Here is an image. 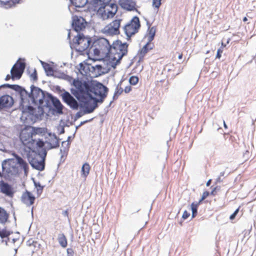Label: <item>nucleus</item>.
<instances>
[{
    "label": "nucleus",
    "mask_w": 256,
    "mask_h": 256,
    "mask_svg": "<svg viewBox=\"0 0 256 256\" xmlns=\"http://www.w3.org/2000/svg\"><path fill=\"white\" fill-rule=\"evenodd\" d=\"M6 86L12 87V89L20 95V104L23 110L22 118H24L27 121L30 119L33 122L41 119L44 112V106L46 99L50 94L34 85L30 86V92L19 85Z\"/></svg>",
    "instance_id": "1"
},
{
    "label": "nucleus",
    "mask_w": 256,
    "mask_h": 256,
    "mask_svg": "<svg viewBox=\"0 0 256 256\" xmlns=\"http://www.w3.org/2000/svg\"><path fill=\"white\" fill-rule=\"evenodd\" d=\"M12 158H8L2 162V167L4 178L12 180L18 177L24 171V174L27 176L29 172V165L26 161L18 154L13 152Z\"/></svg>",
    "instance_id": "2"
},
{
    "label": "nucleus",
    "mask_w": 256,
    "mask_h": 256,
    "mask_svg": "<svg viewBox=\"0 0 256 256\" xmlns=\"http://www.w3.org/2000/svg\"><path fill=\"white\" fill-rule=\"evenodd\" d=\"M42 132V128H33L28 126L22 129L20 133V138L24 145L30 146H36V148H42L44 146V142L38 136H40L39 134Z\"/></svg>",
    "instance_id": "3"
},
{
    "label": "nucleus",
    "mask_w": 256,
    "mask_h": 256,
    "mask_svg": "<svg viewBox=\"0 0 256 256\" xmlns=\"http://www.w3.org/2000/svg\"><path fill=\"white\" fill-rule=\"evenodd\" d=\"M73 85L76 90H71L72 94L81 102L88 104L92 101V95L90 93L91 84L86 82H82L79 80H74Z\"/></svg>",
    "instance_id": "4"
},
{
    "label": "nucleus",
    "mask_w": 256,
    "mask_h": 256,
    "mask_svg": "<svg viewBox=\"0 0 256 256\" xmlns=\"http://www.w3.org/2000/svg\"><path fill=\"white\" fill-rule=\"evenodd\" d=\"M44 146L38 147L36 150L26 154L28 160L32 167L40 171L44 169V161L47 154V151Z\"/></svg>",
    "instance_id": "5"
},
{
    "label": "nucleus",
    "mask_w": 256,
    "mask_h": 256,
    "mask_svg": "<svg viewBox=\"0 0 256 256\" xmlns=\"http://www.w3.org/2000/svg\"><path fill=\"white\" fill-rule=\"evenodd\" d=\"M108 92V88L100 82H96L94 84L90 85V93L96 96L100 97V98H96L92 96V100H93L92 107L90 110L86 109V112H92L94 110L98 107V103H102L104 99L106 98Z\"/></svg>",
    "instance_id": "6"
},
{
    "label": "nucleus",
    "mask_w": 256,
    "mask_h": 256,
    "mask_svg": "<svg viewBox=\"0 0 256 256\" xmlns=\"http://www.w3.org/2000/svg\"><path fill=\"white\" fill-rule=\"evenodd\" d=\"M128 44L122 43L120 40H116L112 44L111 51L109 58L112 60V66L115 68L124 56L128 53Z\"/></svg>",
    "instance_id": "7"
},
{
    "label": "nucleus",
    "mask_w": 256,
    "mask_h": 256,
    "mask_svg": "<svg viewBox=\"0 0 256 256\" xmlns=\"http://www.w3.org/2000/svg\"><path fill=\"white\" fill-rule=\"evenodd\" d=\"M111 0H92V4L94 10L97 12V14L102 20L112 18L116 13V6L113 5L112 11H107L106 8Z\"/></svg>",
    "instance_id": "8"
},
{
    "label": "nucleus",
    "mask_w": 256,
    "mask_h": 256,
    "mask_svg": "<svg viewBox=\"0 0 256 256\" xmlns=\"http://www.w3.org/2000/svg\"><path fill=\"white\" fill-rule=\"evenodd\" d=\"M47 98L46 99V101L44 102L45 103L44 106V112L46 111L48 112L52 111L53 114L56 113L58 114H62L64 106L60 100L51 94L48 95Z\"/></svg>",
    "instance_id": "9"
},
{
    "label": "nucleus",
    "mask_w": 256,
    "mask_h": 256,
    "mask_svg": "<svg viewBox=\"0 0 256 256\" xmlns=\"http://www.w3.org/2000/svg\"><path fill=\"white\" fill-rule=\"evenodd\" d=\"M91 40L90 38L80 33H78L76 36H74L72 42L70 40V48L80 52H83L88 49Z\"/></svg>",
    "instance_id": "10"
},
{
    "label": "nucleus",
    "mask_w": 256,
    "mask_h": 256,
    "mask_svg": "<svg viewBox=\"0 0 256 256\" xmlns=\"http://www.w3.org/2000/svg\"><path fill=\"white\" fill-rule=\"evenodd\" d=\"M140 26L139 18L135 16L131 21L126 24L124 28V32L126 36L130 38L138 32Z\"/></svg>",
    "instance_id": "11"
},
{
    "label": "nucleus",
    "mask_w": 256,
    "mask_h": 256,
    "mask_svg": "<svg viewBox=\"0 0 256 256\" xmlns=\"http://www.w3.org/2000/svg\"><path fill=\"white\" fill-rule=\"evenodd\" d=\"M26 64L23 62H17L12 67L10 70L11 76L10 74H8L5 78L6 80H9L10 78L14 80L20 79L24 72L25 69Z\"/></svg>",
    "instance_id": "12"
},
{
    "label": "nucleus",
    "mask_w": 256,
    "mask_h": 256,
    "mask_svg": "<svg viewBox=\"0 0 256 256\" xmlns=\"http://www.w3.org/2000/svg\"><path fill=\"white\" fill-rule=\"evenodd\" d=\"M95 44L98 47L95 48L94 51H98L100 52H101L109 56L112 45L107 39L100 38L95 42Z\"/></svg>",
    "instance_id": "13"
},
{
    "label": "nucleus",
    "mask_w": 256,
    "mask_h": 256,
    "mask_svg": "<svg viewBox=\"0 0 256 256\" xmlns=\"http://www.w3.org/2000/svg\"><path fill=\"white\" fill-rule=\"evenodd\" d=\"M60 94L62 101L68 106L74 110H78L79 106L83 108L82 104H78L77 100L68 92L64 90Z\"/></svg>",
    "instance_id": "14"
},
{
    "label": "nucleus",
    "mask_w": 256,
    "mask_h": 256,
    "mask_svg": "<svg viewBox=\"0 0 256 256\" xmlns=\"http://www.w3.org/2000/svg\"><path fill=\"white\" fill-rule=\"evenodd\" d=\"M86 25V20L80 16H74L72 17V26L73 30L78 33L85 28Z\"/></svg>",
    "instance_id": "15"
},
{
    "label": "nucleus",
    "mask_w": 256,
    "mask_h": 256,
    "mask_svg": "<svg viewBox=\"0 0 256 256\" xmlns=\"http://www.w3.org/2000/svg\"><path fill=\"white\" fill-rule=\"evenodd\" d=\"M120 21V20H116L112 21L104 28V32L112 36L118 34Z\"/></svg>",
    "instance_id": "16"
},
{
    "label": "nucleus",
    "mask_w": 256,
    "mask_h": 256,
    "mask_svg": "<svg viewBox=\"0 0 256 256\" xmlns=\"http://www.w3.org/2000/svg\"><path fill=\"white\" fill-rule=\"evenodd\" d=\"M0 192L10 198H12L14 194L12 186L3 180L0 181Z\"/></svg>",
    "instance_id": "17"
},
{
    "label": "nucleus",
    "mask_w": 256,
    "mask_h": 256,
    "mask_svg": "<svg viewBox=\"0 0 256 256\" xmlns=\"http://www.w3.org/2000/svg\"><path fill=\"white\" fill-rule=\"evenodd\" d=\"M50 138L48 141H46L44 142V146L46 145L44 148L48 150H50L52 148H56L59 146V138L55 134H50Z\"/></svg>",
    "instance_id": "18"
},
{
    "label": "nucleus",
    "mask_w": 256,
    "mask_h": 256,
    "mask_svg": "<svg viewBox=\"0 0 256 256\" xmlns=\"http://www.w3.org/2000/svg\"><path fill=\"white\" fill-rule=\"evenodd\" d=\"M14 102V99L11 96L8 94L2 96L0 97V110L12 107Z\"/></svg>",
    "instance_id": "19"
},
{
    "label": "nucleus",
    "mask_w": 256,
    "mask_h": 256,
    "mask_svg": "<svg viewBox=\"0 0 256 256\" xmlns=\"http://www.w3.org/2000/svg\"><path fill=\"white\" fill-rule=\"evenodd\" d=\"M12 233V232L6 230V228L0 230V237L2 239V242H4L6 245L8 244V242L14 244L17 239L14 238L11 239V238L8 237Z\"/></svg>",
    "instance_id": "20"
},
{
    "label": "nucleus",
    "mask_w": 256,
    "mask_h": 256,
    "mask_svg": "<svg viewBox=\"0 0 256 256\" xmlns=\"http://www.w3.org/2000/svg\"><path fill=\"white\" fill-rule=\"evenodd\" d=\"M35 199V196L30 192L28 190H26V192L23 193L22 196V202L28 206L33 204Z\"/></svg>",
    "instance_id": "21"
},
{
    "label": "nucleus",
    "mask_w": 256,
    "mask_h": 256,
    "mask_svg": "<svg viewBox=\"0 0 256 256\" xmlns=\"http://www.w3.org/2000/svg\"><path fill=\"white\" fill-rule=\"evenodd\" d=\"M120 4L121 7L128 11L136 10V3L132 0H120Z\"/></svg>",
    "instance_id": "22"
},
{
    "label": "nucleus",
    "mask_w": 256,
    "mask_h": 256,
    "mask_svg": "<svg viewBox=\"0 0 256 256\" xmlns=\"http://www.w3.org/2000/svg\"><path fill=\"white\" fill-rule=\"evenodd\" d=\"M154 48V44L151 42H148L142 47L139 52L138 56L140 59L143 58L145 54L148 52L149 50H152Z\"/></svg>",
    "instance_id": "23"
},
{
    "label": "nucleus",
    "mask_w": 256,
    "mask_h": 256,
    "mask_svg": "<svg viewBox=\"0 0 256 256\" xmlns=\"http://www.w3.org/2000/svg\"><path fill=\"white\" fill-rule=\"evenodd\" d=\"M20 0H16L14 2L10 0H0V6L4 7L6 8H10L16 4L18 3Z\"/></svg>",
    "instance_id": "24"
},
{
    "label": "nucleus",
    "mask_w": 256,
    "mask_h": 256,
    "mask_svg": "<svg viewBox=\"0 0 256 256\" xmlns=\"http://www.w3.org/2000/svg\"><path fill=\"white\" fill-rule=\"evenodd\" d=\"M89 71L94 74L96 76L98 74L100 75L102 72V66L100 64H96L95 66H88Z\"/></svg>",
    "instance_id": "25"
},
{
    "label": "nucleus",
    "mask_w": 256,
    "mask_h": 256,
    "mask_svg": "<svg viewBox=\"0 0 256 256\" xmlns=\"http://www.w3.org/2000/svg\"><path fill=\"white\" fill-rule=\"evenodd\" d=\"M58 240L60 246L65 248L68 245L67 239L63 233H60L58 236Z\"/></svg>",
    "instance_id": "26"
},
{
    "label": "nucleus",
    "mask_w": 256,
    "mask_h": 256,
    "mask_svg": "<svg viewBox=\"0 0 256 256\" xmlns=\"http://www.w3.org/2000/svg\"><path fill=\"white\" fill-rule=\"evenodd\" d=\"M147 24L148 25V40L149 42L154 40L156 34V28L154 27L150 28V24L148 22Z\"/></svg>",
    "instance_id": "27"
},
{
    "label": "nucleus",
    "mask_w": 256,
    "mask_h": 256,
    "mask_svg": "<svg viewBox=\"0 0 256 256\" xmlns=\"http://www.w3.org/2000/svg\"><path fill=\"white\" fill-rule=\"evenodd\" d=\"M8 218V214L6 211L0 208V223L2 224H5L7 222Z\"/></svg>",
    "instance_id": "28"
},
{
    "label": "nucleus",
    "mask_w": 256,
    "mask_h": 256,
    "mask_svg": "<svg viewBox=\"0 0 256 256\" xmlns=\"http://www.w3.org/2000/svg\"><path fill=\"white\" fill-rule=\"evenodd\" d=\"M71 3L77 8H82L88 3V0H70Z\"/></svg>",
    "instance_id": "29"
},
{
    "label": "nucleus",
    "mask_w": 256,
    "mask_h": 256,
    "mask_svg": "<svg viewBox=\"0 0 256 256\" xmlns=\"http://www.w3.org/2000/svg\"><path fill=\"white\" fill-rule=\"evenodd\" d=\"M84 109L83 112L80 111V112H78L76 114V116H75V119L76 120L80 118V117H82L84 114H90V112H85V111H86V109L90 110V108L92 107V105L90 104V102L88 104H84Z\"/></svg>",
    "instance_id": "30"
},
{
    "label": "nucleus",
    "mask_w": 256,
    "mask_h": 256,
    "mask_svg": "<svg viewBox=\"0 0 256 256\" xmlns=\"http://www.w3.org/2000/svg\"><path fill=\"white\" fill-rule=\"evenodd\" d=\"M43 68L48 76H52L54 74L52 68L48 64H43Z\"/></svg>",
    "instance_id": "31"
},
{
    "label": "nucleus",
    "mask_w": 256,
    "mask_h": 256,
    "mask_svg": "<svg viewBox=\"0 0 256 256\" xmlns=\"http://www.w3.org/2000/svg\"><path fill=\"white\" fill-rule=\"evenodd\" d=\"M90 169V165L88 164L85 163L84 164H83L82 168V172L84 176L86 177L88 174Z\"/></svg>",
    "instance_id": "32"
},
{
    "label": "nucleus",
    "mask_w": 256,
    "mask_h": 256,
    "mask_svg": "<svg viewBox=\"0 0 256 256\" xmlns=\"http://www.w3.org/2000/svg\"><path fill=\"white\" fill-rule=\"evenodd\" d=\"M198 204H194L192 202L191 204V210L192 212V218H194L197 214L198 212Z\"/></svg>",
    "instance_id": "33"
},
{
    "label": "nucleus",
    "mask_w": 256,
    "mask_h": 256,
    "mask_svg": "<svg viewBox=\"0 0 256 256\" xmlns=\"http://www.w3.org/2000/svg\"><path fill=\"white\" fill-rule=\"evenodd\" d=\"M123 89L122 88H119L118 86L116 88V90L113 96V100L116 99L118 96L120 95L123 92Z\"/></svg>",
    "instance_id": "34"
},
{
    "label": "nucleus",
    "mask_w": 256,
    "mask_h": 256,
    "mask_svg": "<svg viewBox=\"0 0 256 256\" xmlns=\"http://www.w3.org/2000/svg\"><path fill=\"white\" fill-rule=\"evenodd\" d=\"M34 184L35 187L36 188L38 195H40L42 192L44 186H42L40 182H34Z\"/></svg>",
    "instance_id": "35"
},
{
    "label": "nucleus",
    "mask_w": 256,
    "mask_h": 256,
    "mask_svg": "<svg viewBox=\"0 0 256 256\" xmlns=\"http://www.w3.org/2000/svg\"><path fill=\"white\" fill-rule=\"evenodd\" d=\"M138 82V78L136 76H132L129 79V82L132 85H136Z\"/></svg>",
    "instance_id": "36"
},
{
    "label": "nucleus",
    "mask_w": 256,
    "mask_h": 256,
    "mask_svg": "<svg viewBox=\"0 0 256 256\" xmlns=\"http://www.w3.org/2000/svg\"><path fill=\"white\" fill-rule=\"evenodd\" d=\"M162 0H152V6L158 9L161 5Z\"/></svg>",
    "instance_id": "37"
},
{
    "label": "nucleus",
    "mask_w": 256,
    "mask_h": 256,
    "mask_svg": "<svg viewBox=\"0 0 256 256\" xmlns=\"http://www.w3.org/2000/svg\"><path fill=\"white\" fill-rule=\"evenodd\" d=\"M113 5H114L116 6V8L114 9L116 10V11L118 10V6L116 4L112 3L110 4H108L106 6V10L107 11H112L113 10Z\"/></svg>",
    "instance_id": "38"
},
{
    "label": "nucleus",
    "mask_w": 256,
    "mask_h": 256,
    "mask_svg": "<svg viewBox=\"0 0 256 256\" xmlns=\"http://www.w3.org/2000/svg\"><path fill=\"white\" fill-rule=\"evenodd\" d=\"M30 78L34 81H36L38 79L36 70L34 69V72L30 74Z\"/></svg>",
    "instance_id": "39"
},
{
    "label": "nucleus",
    "mask_w": 256,
    "mask_h": 256,
    "mask_svg": "<svg viewBox=\"0 0 256 256\" xmlns=\"http://www.w3.org/2000/svg\"><path fill=\"white\" fill-rule=\"evenodd\" d=\"M209 195V192H204L202 194L201 199L200 200L198 203H200L204 200Z\"/></svg>",
    "instance_id": "40"
},
{
    "label": "nucleus",
    "mask_w": 256,
    "mask_h": 256,
    "mask_svg": "<svg viewBox=\"0 0 256 256\" xmlns=\"http://www.w3.org/2000/svg\"><path fill=\"white\" fill-rule=\"evenodd\" d=\"M238 212H239V208H237L234 212L230 216V220H234L235 218L236 214H238Z\"/></svg>",
    "instance_id": "41"
},
{
    "label": "nucleus",
    "mask_w": 256,
    "mask_h": 256,
    "mask_svg": "<svg viewBox=\"0 0 256 256\" xmlns=\"http://www.w3.org/2000/svg\"><path fill=\"white\" fill-rule=\"evenodd\" d=\"M67 252V256H74V250L72 248H68L66 250Z\"/></svg>",
    "instance_id": "42"
},
{
    "label": "nucleus",
    "mask_w": 256,
    "mask_h": 256,
    "mask_svg": "<svg viewBox=\"0 0 256 256\" xmlns=\"http://www.w3.org/2000/svg\"><path fill=\"white\" fill-rule=\"evenodd\" d=\"M190 213H188L186 210H184L183 213L182 218L184 220H186L190 216Z\"/></svg>",
    "instance_id": "43"
},
{
    "label": "nucleus",
    "mask_w": 256,
    "mask_h": 256,
    "mask_svg": "<svg viewBox=\"0 0 256 256\" xmlns=\"http://www.w3.org/2000/svg\"><path fill=\"white\" fill-rule=\"evenodd\" d=\"M222 50H221L220 48L218 49L217 50L216 58H220L221 57V54H222Z\"/></svg>",
    "instance_id": "44"
},
{
    "label": "nucleus",
    "mask_w": 256,
    "mask_h": 256,
    "mask_svg": "<svg viewBox=\"0 0 256 256\" xmlns=\"http://www.w3.org/2000/svg\"><path fill=\"white\" fill-rule=\"evenodd\" d=\"M132 90V88L130 86H126L124 88V91L126 93H128L129 92H130Z\"/></svg>",
    "instance_id": "45"
},
{
    "label": "nucleus",
    "mask_w": 256,
    "mask_h": 256,
    "mask_svg": "<svg viewBox=\"0 0 256 256\" xmlns=\"http://www.w3.org/2000/svg\"><path fill=\"white\" fill-rule=\"evenodd\" d=\"M62 214L65 216V217H67L68 218V210H64L62 212Z\"/></svg>",
    "instance_id": "46"
},
{
    "label": "nucleus",
    "mask_w": 256,
    "mask_h": 256,
    "mask_svg": "<svg viewBox=\"0 0 256 256\" xmlns=\"http://www.w3.org/2000/svg\"><path fill=\"white\" fill-rule=\"evenodd\" d=\"M249 156V152L248 150L246 151V152L244 154V157L245 158H248Z\"/></svg>",
    "instance_id": "47"
},
{
    "label": "nucleus",
    "mask_w": 256,
    "mask_h": 256,
    "mask_svg": "<svg viewBox=\"0 0 256 256\" xmlns=\"http://www.w3.org/2000/svg\"><path fill=\"white\" fill-rule=\"evenodd\" d=\"M92 120V119H91V120H85V121H84V122H80V124L78 126H77V127H76V128H77L78 127H79V126H82V124H84L85 123H86V122H90Z\"/></svg>",
    "instance_id": "48"
},
{
    "label": "nucleus",
    "mask_w": 256,
    "mask_h": 256,
    "mask_svg": "<svg viewBox=\"0 0 256 256\" xmlns=\"http://www.w3.org/2000/svg\"><path fill=\"white\" fill-rule=\"evenodd\" d=\"M10 85V84H2L1 86H0V88H11L12 89V87H10V86H6V85Z\"/></svg>",
    "instance_id": "49"
},
{
    "label": "nucleus",
    "mask_w": 256,
    "mask_h": 256,
    "mask_svg": "<svg viewBox=\"0 0 256 256\" xmlns=\"http://www.w3.org/2000/svg\"><path fill=\"white\" fill-rule=\"evenodd\" d=\"M222 180L221 179V178L220 176H218L216 180V182H220Z\"/></svg>",
    "instance_id": "50"
},
{
    "label": "nucleus",
    "mask_w": 256,
    "mask_h": 256,
    "mask_svg": "<svg viewBox=\"0 0 256 256\" xmlns=\"http://www.w3.org/2000/svg\"><path fill=\"white\" fill-rule=\"evenodd\" d=\"M62 146H64V144H66V146H68V145L69 144V143H68V142H66V141H64L62 142Z\"/></svg>",
    "instance_id": "51"
},
{
    "label": "nucleus",
    "mask_w": 256,
    "mask_h": 256,
    "mask_svg": "<svg viewBox=\"0 0 256 256\" xmlns=\"http://www.w3.org/2000/svg\"><path fill=\"white\" fill-rule=\"evenodd\" d=\"M211 182H212V180H211L210 179V180H209L207 182H206V186H208L210 184H211Z\"/></svg>",
    "instance_id": "52"
},
{
    "label": "nucleus",
    "mask_w": 256,
    "mask_h": 256,
    "mask_svg": "<svg viewBox=\"0 0 256 256\" xmlns=\"http://www.w3.org/2000/svg\"><path fill=\"white\" fill-rule=\"evenodd\" d=\"M64 128H62V129H61V130H60V134H63V133H64Z\"/></svg>",
    "instance_id": "53"
},
{
    "label": "nucleus",
    "mask_w": 256,
    "mask_h": 256,
    "mask_svg": "<svg viewBox=\"0 0 256 256\" xmlns=\"http://www.w3.org/2000/svg\"><path fill=\"white\" fill-rule=\"evenodd\" d=\"M70 32L69 31L68 32V38L70 40Z\"/></svg>",
    "instance_id": "54"
},
{
    "label": "nucleus",
    "mask_w": 256,
    "mask_h": 256,
    "mask_svg": "<svg viewBox=\"0 0 256 256\" xmlns=\"http://www.w3.org/2000/svg\"><path fill=\"white\" fill-rule=\"evenodd\" d=\"M216 188H214V190L212 191L211 194H214V192L215 190H216Z\"/></svg>",
    "instance_id": "55"
},
{
    "label": "nucleus",
    "mask_w": 256,
    "mask_h": 256,
    "mask_svg": "<svg viewBox=\"0 0 256 256\" xmlns=\"http://www.w3.org/2000/svg\"><path fill=\"white\" fill-rule=\"evenodd\" d=\"M242 20H243L244 22H246V21L248 20V18H246V17H244V18H243Z\"/></svg>",
    "instance_id": "56"
},
{
    "label": "nucleus",
    "mask_w": 256,
    "mask_h": 256,
    "mask_svg": "<svg viewBox=\"0 0 256 256\" xmlns=\"http://www.w3.org/2000/svg\"><path fill=\"white\" fill-rule=\"evenodd\" d=\"M224 172H221L220 173V177H221V176H224Z\"/></svg>",
    "instance_id": "57"
},
{
    "label": "nucleus",
    "mask_w": 256,
    "mask_h": 256,
    "mask_svg": "<svg viewBox=\"0 0 256 256\" xmlns=\"http://www.w3.org/2000/svg\"><path fill=\"white\" fill-rule=\"evenodd\" d=\"M182 54H180V55L178 56V58L179 59H181V58H182Z\"/></svg>",
    "instance_id": "58"
},
{
    "label": "nucleus",
    "mask_w": 256,
    "mask_h": 256,
    "mask_svg": "<svg viewBox=\"0 0 256 256\" xmlns=\"http://www.w3.org/2000/svg\"><path fill=\"white\" fill-rule=\"evenodd\" d=\"M0 176H4V174H3V171L2 170V172H0Z\"/></svg>",
    "instance_id": "59"
},
{
    "label": "nucleus",
    "mask_w": 256,
    "mask_h": 256,
    "mask_svg": "<svg viewBox=\"0 0 256 256\" xmlns=\"http://www.w3.org/2000/svg\"><path fill=\"white\" fill-rule=\"evenodd\" d=\"M40 62L42 65V66H43V64H46V62H43V61H42V60H40Z\"/></svg>",
    "instance_id": "60"
},
{
    "label": "nucleus",
    "mask_w": 256,
    "mask_h": 256,
    "mask_svg": "<svg viewBox=\"0 0 256 256\" xmlns=\"http://www.w3.org/2000/svg\"><path fill=\"white\" fill-rule=\"evenodd\" d=\"M224 128H227V126H226V124H225L224 122Z\"/></svg>",
    "instance_id": "61"
},
{
    "label": "nucleus",
    "mask_w": 256,
    "mask_h": 256,
    "mask_svg": "<svg viewBox=\"0 0 256 256\" xmlns=\"http://www.w3.org/2000/svg\"><path fill=\"white\" fill-rule=\"evenodd\" d=\"M32 214H33V208H32Z\"/></svg>",
    "instance_id": "62"
},
{
    "label": "nucleus",
    "mask_w": 256,
    "mask_h": 256,
    "mask_svg": "<svg viewBox=\"0 0 256 256\" xmlns=\"http://www.w3.org/2000/svg\"><path fill=\"white\" fill-rule=\"evenodd\" d=\"M70 136H68V140H70Z\"/></svg>",
    "instance_id": "63"
}]
</instances>
